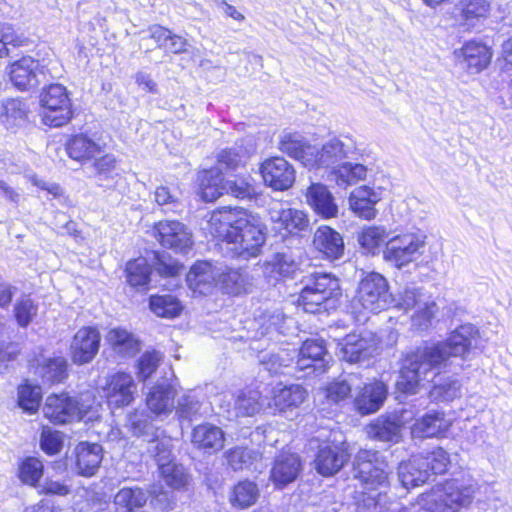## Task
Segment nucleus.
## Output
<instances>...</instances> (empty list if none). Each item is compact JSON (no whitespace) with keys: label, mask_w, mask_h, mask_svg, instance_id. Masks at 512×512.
<instances>
[{"label":"nucleus","mask_w":512,"mask_h":512,"mask_svg":"<svg viewBox=\"0 0 512 512\" xmlns=\"http://www.w3.org/2000/svg\"><path fill=\"white\" fill-rule=\"evenodd\" d=\"M272 272L282 277H291L298 269V263L294 258L286 253H277L270 263Z\"/></svg>","instance_id":"69168bd1"},{"label":"nucleus","mask_w":512,"mask_h":512,"mask_svg":"<svg viewBox=\"0 0 512 512\" xmlns=\"http://www.w3.org/2000/svg\"><path fill=\"white\" fill-rule=\"evenodd\" d=\"M255 152L250 139H241L229 148L221 150L217 156L220 171H232L244 167Z\"/></svg>","instance_id":"5701e85b"},{"label":"nucleus","mask_w":512,"mask_h":512,"mask_svg":"<svg viewBox=\"0 0 512 512\" xmlns=\"http://www.w3.org/2000/svg\"><path fill=\"white\" fill-rule=\"evenodd\" d=\"M298 305L308 313L328 311L341 295L339 280L329 273H312L305 277Z\"/></svg>","instance_id":"39448f33"},{"label":"nucleus","mask_w":512,"mask_h":512,"mask_svg":"<svg viewBox=\"0 0 512 512\" xmlns=\"http://www.w3.org/2000/svg\"><path fill=\"white\" fill-rule=\"evenodd\" d=\"M393 301L386 278L371 272L360 281L353 303L354 306L358 304L364 310L378 313L389 308Z\"/></svg>","instance_id":"6e6552de"},{"label":"nucleus","mask_w":512,"mask_h":512,"mask_svg":"<svg viewBox=\"0 0 512 512\" xmlns=\"http://www.w3.org/2000/svg\"><path fill=\"white\" fill-rule=\"evenodd\" d=\"M478 329L472 324H463L451 332L445 341L425 343L408 352L402 360L396 382L400 392L415 394L425 381L435 377L442 369L463 366L471 349L476 347Z\"/></svg>","instance_id":"f257e3e1"},{"label":"nucleus","mask_w":512,"mask_h":512,"mask_svg":"<svg viewBox=\"0 0 512 512\" xmlns=\"http://www.w3.org/2000/svg\"><path fill=\"white\" fill-rule=\"evenodd\" d=\"M40 103L44 109L42 120L46 125L60 127L72 117L71 101L66 88L61 84H51L45 88Z\"/></svg>","instance_id":"1a4fd4ad"},{"label":"nucleus","mask_w":512,"mask_h":512,"mask_svg":"<svg viewBox=\"0 0 512 512\" xmlns=\"http://www.w3.org/2000/svg\"><path fill=\"white\" fill-rule=\"evenodd\" d=\"M224 440L222 429L209 423L198 425L192 431V444L206 453L221 450L224 446Z\"/></svg>","instance_id":"c756f323"},{"label":"nucleus","mask_w":512,"mask_h":512,"mask_svg":"<svg viewBox=\"0 0 512 512\" xmlns=\"http://www.w3.org/2000/svg\"><path fill=\"white\" fill-rule=\"evenodd\" d=\"M362 383L358 374L348 373L328 383L324 395L329 403L339 404L351 396L353 388H359Z\"/></svg>","instance_id":"473e14b6"},{"label":"nucleus","mask_w":512,"mask_h":512,"mask_svg":"<svg viewBox=\"0 0 512 512\" xmlns=\"http://www.w3.org/2000/svg\"><path fill=\"white\" fill-rule=\"evenodd\" d=\"M336 184L346 188L363 180L367 175V168L359 163L343 162L334 170Z\"/></svg>","instance_id":"a18cd8bd"},{"label":"nucleus","mask_w":512,"mask_h":512,"mask_svg":"<svg viewBox=\"0 0 512 512\" xmlns=\"http://www.w3.org/2000/svg\"><path fill=\"white\" fill-rule=\"evenodd\" d=\"M426 235L417 231H407L389 238L383 250V259L398 269L416 260L425 247Z\"/></svg>","instance_id":"0eeeda50"},{"label":"nucleus","mask_w":512,"mask_h":512,"mask_svg":"<svg viewBox=\"0 0 512 512\" xmlns=\"http://www.w3.org/2000/svg\"><path fill=\"white\" fill-rule=\"evenodd\" d=\"M29 108L19 99L6 100L2 105L1 122L8 128L19 127L25 124Z\"/></svg>","instance_id":"37998d69"},{"label":"nucleus","mask_w":512,"mask_h":512,"mask_svg":"<svg viewBox=\"0 0 512 512\" xmlns=\"http://www.w3.org/2000/svg\"><path fill=\"white\" fill-rule=\"evenodd\" d=\"M127 282L133 287H143L148 284L151 268L144 258L129 261L126 265Z\"/></svg>","instance_id":"864d4df0"},{"label":"nucleus","mask_w":512,"mask_h":512,"mask_svg":"<svg viewBox=\"0 0 512 512\" xmlns=\"http://www.w3.org/2000/svg\"><path fill=\"white\" fill-rule=\"evenodd\" d=\"M39 64L30 56L22 57L12 63L10 67V79L20 90H27L37 85L36 70Z\"/></svg>","instance_id":"2f4dec72"},{"label":"nucleus","mask_w":512,"mask_h":512,"mask_svg":"<svg viewBox=\"0 0 512 512\" xmlns=\"http://www.w3.org/2000/svg\"><path fill=\"white\" fill-rule=\"evenodd\" d=\"M100 334L96 328L83 327L73 337L71 343V357L75 364L89 363L98 353Z\"/></svg>","instance_id":"dca6fc26"},{"label":"nucleus","mask_w":512,"mask_h":512,"mask_svg":"<svg viewBox=\"0 0 512 512\" xmlns=\"http://www.w3.org/2000/svg\"><path fill=\"white\" fill-rule=\"evenodd\" d=\"M340 355L349 363H358L371 357L376 349L373 337L361 334L347 335L340 344Z\"/></svg>","instance_id":"aec40b11"},{"label":"nucleus","mask_w":512,"mask_h":512,"mask_svg":"<svg viewBox=\"0 0 512 512\" xmlns=\"http://www.w3.org/2000/svg\"><path fill=\"white\" fill-rule=\"evenodd\" d=\"M148 496L142 489L122 488L114 497L117 512H134L142 508L147 502Z\"/></svg>","instance_id":"79ce46f5"},{"label":"nucleus","mask_w":512,"mask_h":512,"mask_svg":"<svg viewBox=\"0 0 512 512\" xmlns=\"http://www.w3.org/2000/svg\"><path fill=\"white\" fill-rule=\"evenodd\" d=\"M136 389V383L130 374L117 372L107 379L103 392L108 406L114 409L130 405Z\"/></svg>","instance_id":"ddd939ff"},{"label":"nucleus","mask_w":512,"mask_h":512,"mask_svg":"<svg viewBox=\"0 0 512 512\" xmlns=\"http://www.w3.org/2000/svg\"><path fill=\"white\" fill-rule=\"evenodd\" d=\"M204 230L225 244L227 256L244 260L259 256L267 237V226L261 217L244 209L213 211Z\"/></svg>","instance_id":"f03ea898"},{"label":"nucleus","mask_w":512,"mask_h":512,"mask_svg":"<svg viewBox=\"0 0 512 512\" xmlns=\"http://www.w3.org/2000/svg\"><path fill=\"white\" fill-rule=\"evenodd\" d=\"M228 465L235 471L242 470L251 464L253 451L237 447L225 453Z\"/></svg>","instance_id":"338daca9"},{"label":"nucleus","mask_w":512,"mask_h":512,"mask_svg":"<svg viewBox=\"0 0 512 512\" xmlns=\"http://www.w3.org/2000/svg\"><path fill=\"white\" fill-rule=\"evenodd\" d=\"M261 394L258 390L248 389L241 391L235 401L234 410L237 416H253L262 407Z\"/></svg>","instance_id":"de8ad7c7"},{"label":"nucleus","mask_w":512,"mask_h":512,"mask_svg":"<svg viewBox=\"0 0 512 512\" xmlns=\"http://www.w3.org/2000/svg\"><path fill=\"white\" fill-rule=\"evenodd\" d=\"M278 148L281 152L300 161L305 167L314 169L315 146L310 145L300 133L284 132L280 135Z\"/></svg>","instance_id":"a211bd4d"},{"label":"nucleus","mask_w":512,"mask_h":512,"mask_svg":"<svg viewBox=\"0 0 512 512\" xmlns=\"http://www.w3.org/2000/svg\"><path fill=\"white\" fill-rule=\"evenodd\" d=\"M38 305L27 295L19 297L13 307V314L17 324L22 327H28L37 316Z\"/></svg>","instance_id":"5fc2aeb1"},{"label":"nucleus","mask_w":512,"mask_h":512,"mask_svg":"<svg viewBox=\"0 0 512 512\" xmlns=\"http://www.w3.org/2000/svg\"><path fill=\"white\" fill-rule=\"evenodd\" d=\"M218 275L210 263L199 261L190 268L186 281L194 293L205 295L213 290Z\"/></svg>","instance_id":"bb28decb"},{"label":"nucleus","mask_w":512,"mask_h":512,"mask_svg":"<svg viewBox=\"0 0 512 512\" xmlns=\"http://www.w3.org/2000/svg\"><path fill=\"white\" fill-rule=\"evenodd\" d=\"M264 183L276 191L289 189L295 181L293 166L282 157L265 160L260 167Z\"/></svg>","instance_id":"2eb2a0df"},{"label":"nucleus","mask_w":512,"mask_h":512,"mask_svg":"<svg viewBox=\"0 0 512 512\" xmlns=\"http://www.w3.org/2000/svg\"><path fill=\"white\" fill-rule=\"evenodd\" d=\"M201 197L206 202H212L223 195L222 172L218 168L204 170L198 175Z\"/></svg>","instance_id":"58836bf2"},{"label":"nucleus","mask_w":512,"mask_h":512,"mask_svg":"<svg viewBox=\"0 0 512 512\" xmlns=\"http://www.w3.org/2000/svg\"><path fill=\"white\" fill-rule=\"evenodd\" d=\"M458 9L464 24L473 27L489 16L491 2L490 0H460Z\"/></svg>","instance_id":"a19ab883"},{"label":"nucleus","mask_w":512,"mask_h":512,"mask_svg":"<svg viewBox=\"0 0 512 512\" xmlns=\"http://www.w3.org/2000/svg\"><path fill=\"white\" fill-rule=\"evenodd\" d=\"M175 391L168 383L154 385L146 398L148 408L155 415H167L174 407Z\"/></svg>","instance_id":"72a5a7b5"},{"label":"nucleus","mask_w":512,"mask_h":512,"mask_svg":"<svg viewBox=\"0 0 512 512\" xmlns=\"http://www.w3.org/2000/svg\"><path fill=\"white\" fill-rule=\"evenodd\" d=\"M421 456V464L428 472V479L431 475L443 474L447 471V467L450 463L448 453L441 447H437L432 451Z\"/></svg>","instance_id":"3c124183"},{"label":"nucleus","mask_w":512,"mask_h":512,"mask_svg":"<svg viewBox=\"0 0 512 512\" xmlns=\"http://www.w3.org/2000/svg\"><path fill=\"white\" fill-rule=\"evenodd\" d=\"M458 59L462 58L470 73H479L485 69L491 60L489 48L475 41L467 42L459 51H455Z\"/></svg>","instance_id":"7c9ffc66"},{"label":"nucleus","mask_w":512,"mask_h":512,"mask_svg":"<svg viewBox=\"0 0 512 512\" xmlns=\"http://www.w3.org/2000/svg\"><path fill=\"white\" fill-rule=\"evenodd\" d=\"M258 497L257 486L250 481L239 482L233 489L231 502L233 506L247 508L253 505Z\"/></svg>","instance_id":"6e6d98bb"},{"label":"nucleus","mask_w":512,"mask_h":512,"mask_svg":"<svg viewBox=\"0 0 512 512\" xmlns=\"http://www.w3.org/2000/svg\"><path fill=\"white\" fill-rule=\"evenodd\" d=\"M413 419V412L403 409L400 414L394 413L380 416L369 425L370 437L383 442H398L401 438V428Z\"/></svg>","instance_id":"4468645a"},{"label":"nucleus","mask_w":512,"mask_h":512,"mask_svg":"<svg viewBox=\"0 0 512 512\" xmlns=\"http://www.w3.org/2000/svg\"><path fill=\"white\" fill-rule=\"evenodd\" d=\"M106 340L112 350L122 357L134 356L140 349L134 335L123 328L111 329L106 335Z\"/></svg>","instance_id":"4c0bfd02"},{"label":"nucleus","mask_w":512,"mask_h":512,"mask_svg":"<svg viewBox=\"0 0 512 512\" xmlns=\"http://www.w3.org/2000/svg\"><path fill=\"white\" fill-rule=\"evenodd\" d=\"M306 202L322 218L337 216L338 206L328 188L320 183H312L306 190Z\"/></svg>","instance_id":"b1692460"},{"label":"nucleus","mask_w":512,"mask_h":512,"mask_svg":"<svg viewBox=\"0 0 512 512\" xmlns=\"http://www.w3.org/2000/svg\"><path fill=\"white\" fill-rule=\"evenodd\" d=\"M162 354L158 351H146L141 355L137 364V377L140 381L147 380L158 368Z\"/></svg>","instance_id":"0e129e2a"},{"label":"nucleus","mask_w":512,"mask_h":512,"mask_svg":"<svg viewBox=\"0 0 512 512\" xmlns=\"http://www.w3.org/2000/svg\"><path fill=\"white\" fill-rule=\"evenodd\" d=\"M270 218L289 233L304 231L309 226L308 216L303 211L293 208L273 209L270 211Z\"/></svg>","instance_id":"e433bc0d"},{"label":"nucleus","mask_w":512,"mask_h":512,"mask_svg":"<svg viewBox=\"0 0 512 512\" xmlns=\"http://www.w3.org/2000/svg\"><path fill=\"white\" fill-rule=\"evenodd\" d=\"M460 392V384L457 380L447 378L442 383H435L429 393L432 401L443 402L455 399Z\"/></svg>","instance_id":"680f3d73"},{"label":"nucleus","mask_w":512,"mask_h":512,"mask_svg":"<svg viewBox=\"0 0 512 512\" xmlns=\"http://www.w3.org/2000/svg\"><path fill=\"white\" fill-rule=\"evenodd\" d=\"M353 466L365 490L359 512H396V503L387 495L389 466L384 457L377 451L360 450Z\"/></svg>","instance_id":"7ed1b4c3"},{"label":"nucleus","mask_w":512,"mask_h":512,"mask_svg":"<svg viewBox=\"0 0 512 512\" xmlns=\"http://www.w3.org/2000/svg\"><path fill=\"white\" fill-rule=\"evenodd\" d=\"M159 470L165 483L174 489H179L188 482V474L185 468L180 464L175 462L162 464V468Z\"/></svg>","instance_id":"bf43d9fd"},{"label":"nucleus","mask_w":512,"mask_h":512,"mask_svg":"<svg viewBox=\"0 0 512 512\" xmlns=\"http://www.w3.org/2000/svg\"><path fill=\"white\" fill-rule=\"evenodd\" d=\"M42 462L34 457L26 458L20 465V480L28 485L35 486L43 475Z\"/></svg>","instance_id":"e2e57ef3"},{"label":"nucleus","mask_w":512,"mask_h":512,"mask_svg":"<svg viewBox=\"0 0 512 512\" xmlns=\"http://www.w3.org/2000/svg\"><path fill=\"white\" fill-rule=\"evenodd\" d=\"M219 281L222 283L223 288L227 293L238 295L246 293L251 286L250 278L248 273L239 268L232 269L228 268L218 275Z\"/></svg>","instance_id":"c03bdc74"},{"label":"nucleus","mask_w":512,"mask_h":512,"mask_svg":"<svg viewBox=\"0 0 512 512\" xmlns=\"http://www.w3.org/2000/svg\"><path fill=\"white\" fill-rule=\"evenodd\" d=\"M313 247L329 260H337L344 254V240L339 232L323 225L313 235Z\"/></svg>","instance_id":"4be33fe9"},{"label":"nucleus","mask_w":512,"mask_h":512,"mask_svg":"<svg viewBox=\"0 0 512 512\" xmlns=\"http://www.w3.org/2000/svg\"><path fill=\"white\" fill-rule=\"evenodd\" d=\"M356 151V145L348 136L333 138L327 141L321 149L315 146L314 168H337L341 162Z\"/></svg>","instance_id":"f8f14e48"},{"label":"nucleus","mask_w":512,"mask_h":512,"mask_svg":"<svg viewBox=\"0 0 512 512\" xmlns=\"http://www.w3.org/2000/svg\"><path fill=\"white\" fill-rule=\"evenodd\" d=\"M154 200L159 205L164 207L163 211H175L179 206L178 198L172 194L167 187L160 186L154 192Z\"/></svg>","instance_id":"774afa93"},{"label":"nucleus","mask_w":512,"mask_h":512,"mask_svg":"<svg viewBox=\"0 0 512 512\" xmlns=\"http://www.w3.org/2000/svg\"><path fill=\"white\" fill-rule=\"evenodd\" d=\"M100 404L90 396L81 401L66 393L52 394L46 398L43 406L45 418L54 424H65L73 421L90 422L98 419Z\"/></svg>","instance_id":"20e7f679"},{"label":"nucleus","mask_w":512,"mask_h":512,"mask_svg":"<svg viewBox=\"0 0 512 512\" xmlns=\"http://www.w3.org/2000/svg\"><path fill=\"white\" fill-rule=\"evenodd\" d=\"M328 353L323 340L308 339L301 346L296 368L299 370L312 369L313 373H323L326 371L329 360L326 359Z\"/></svg>","instance_id":"f3484780"},{"label":"nucleus","mask_w":512,"mask_h":512,"mask_svg":"<svg viewBox=\"0 0 512 512\" xmlns=\"http://www.w3.org/2000/svg\"><path fill=\"white\" fill-rule=\"evenodd\" d=\"M40 386L23 384L18 388V404L29 413L37 411L41 400Z\"/></svg>","instance_id":"13d9d810"},{"label":"nucleus","mask_w":512,"mask_h":512,"mask_svg":"<svg viewBox=\"0 0 512 512\" xmlns=\"http://www.w3.org/2000/svg\"><path fill=\"white\" fill-rule=\"evenodd\" d=\"M67 362L62 357L48 359L40 368L44 382L54 384L62 382L67 376Z\"/></svg>","instance_id":"4d7b16f0"},{"label":"nucleus","mask_w":512,"mask_h":512,"mask_svg":"<svg viewBox=\"0 0 512 512\" xmlns=\"http://www.w3.org/2000/svg\"><path fill=\"white\" fill-rule=\"evenodd\" d=\"M398 478L406 489L420 486L427 482L428 472L421 464V456L414 455L408 461L401 462L398 467Z\"/></svg>","instance_id":"c9c22d12"},{"label":"nucleus","mask_w":512,"mask_h":512,"mask_svg":"<svg viewBox=\"0 0 512 512\" xmlns=\"http://www.w3.org/2000/svg\"><path fill=\"white\" fill-rule=\"evenodd\" d=\"M150 309L159 317L174 318L180 314L182 306L173 295H156L150 297Z\"/></svg>","instance_id":"603ef678"},{"label":"nucleus","mask_w":512,"mask_h":512,"mask_svg":"<svg viewBox=\"0 0 512 512\" xmlns=\"http://www.w3.org/2000/svg\"><path fill=\"white\" fill-rule=\"evenodd\" d=\"M300 471V458L296 454L284 452L275 459L270 478L276 487L282 488L295 481Z\"/></svg>","instance_id":"a878e982"},{"label":"nucleus","mask_w":512,"mask_h":512,"mask_svg":"<svg viewBox=\"0 0 512 512\" xmlns=\"http://www.w3.org/2000/svg\"><path fill=\"white\" fill-rule=\"evenodd\" d=\"M451 426V420L446 419L441 412H432L423 416L412 427V434L416 437H437L447 431Z\"/></svg>","instance_id":"f704fd0d"},{"label":"nucleus","mask_w":512,"mask_h":512,"mask_svg":"<svg viewBox=\"0 0 512 512\" xmlns=\"http://www.w3.org/2000/svg\"><path fill=\"white\" fill-rule=\"evenodd\" d=\"M69 156L77 161H88L103 154L102 146L84 135L73 137L67 144Z\"/></svg>","instance_id":"ea45409f"},{"label":"nucleus","mask_w":512,"mask_h":512,"mask_svg":"<svg viewBox=\"0 0 512 512\" xmlns=\"http://www.w3.org/2000/svg\"><path fill=\"white\" fill-rule=\"evenodd\" d=\"M172 440L168 437L157 438L152 440L149 445V453L155 458L159 469L162 464H170L173 461L172 457Z\"/></svg>","instance_id":"052dcab7"},{"label":"nucleus","mask_w":512,"mask_h":512,"mask_svg":"<svg viewBox=\"0 0 512 512\" xmlns=\"http://www.w3.org/2000/svg\"><path fill=\"white\" fill-rule=\"evenodd\" d=\"M477 483L472 479H451L426 497V512H462L473 501Z\"/></svg>","instance_id":"423d86ee"},{"label":"nucleus","mask_w":512,"mask_h":512,"mask_svg":"<svg viewBox=\"0 0 512 512\" xmlns=\"http://www.w3.org/2000/svg\"><path fill=\"white\" fill-rule=\"evenodd\" d=\"M382 199V189L359 186L349 196L350 209L360 218L372 220L377 215L376 204Z\"/></svg>","instance_id":"6ab92c4d"},{"label":"nucleus","mask_w":512,"mask_h":512,"mask_svg":"<svg viewBox=\"0 0 512 512\" xmlns=\"http://www.w3.org/2000/svg\"><path fill=\"white\" fill-rule=\"evenodd\" d=\"M153 235L161 246L177 253H188L193 246L190 229L177 220H162L155 223Z\"/></svg>","instance_id":"9d476101"},{"label":"nucleus","mask_w":512,"mask_h":512,"mask_svg":"<svg viewBox=\"0 0 512 512\" xmlns=\"http://www.w3.org/2000/svg\"><path fill=\"white\" fill-rule=\"evenodd\" d=\"M388 395L387 386L381 381L365 384L354 399L356 410L362 415L377 412Z\"/></svg>","instance_id":"412c9836"},{"label":"nucleus","mask_w":512,"mask_h":512,"mask_svg":"<svg viewBox=\"0 0 512 512\" xmlns=\"http://www.w3.org/2000/svg\"><path fill=\"white\" fill-rule=\"evenodd\" d=\"M350 459L346 449L340 446L321 447L315 458V468L323 476L337 473Z\"/></svg>","instance_id":"cd10ccee"},{"label":"nucleus","mask_w":512,"mask_h":512,"mask_svg":"<svg viewBox=\"0 0 512 512\" xmlns=\"http://www.w3.org/2000/svg\"><path fill=\"white\" fill-rule=\"evenodd\" d=\"M77 473L84 477L93 476L102 462V447L96 443L81 442L75 448Z\"/></svg>","instance_id":"c85d7f7f"},{"label":"nucleus","mask_w":512,"mask_h":512,"mask_svg":"<svg viewBox=\"0 0 512 512\" xmlns=\"http://www.w3.org/2000/svg\"><path fill=\"white\" fill-rule=\"evenodd\" d=\"M387 231L381 226H369L358 234V242L366 252L375 255L387 242Z\"/></svg>","instance_id":"49530a36"},{"label":"nucleus","mask_w":512,"mask_h":512,"mask_svg":"<svg viewBox=\"0 0 512 512\" xmlns=\"http://www.w3.org/2000/svg\"><path fill=\"white\" fill-rule=\"evenodd\" d=\"M203 403L194 394H184L178 400L176 415L181 422H192L204 415Z\"/></svg>","instance_id":"09e8293b"},{"label":"nucleus","mask_w":512,"mask_h":512,"mask_svg":"<svg viewBox=\"0 0 512 512\" xmlns=\"http://www.w3.org/2000/svg\"><path fill=\"white\" fill-rule=\"evenodd\" d=\"M422 291L415 287H407L400 294L397 306L405 311L415 309L412 321L420 329H426L434 318L438 307L433 301H425Z\"/></svg>","instance_id":"9b49d317"},{"label":"nucleus","mask_w":512,"mask_h":512,"mask_svg":"<svg viewBox=\"0 0 512 512\" xmlns=\"http://www.w3.org/2000/svg\"><path fill=\"white\" fill-rule=\"evenodd\" d=\"M224 194L238 199H251L256 195L252 178L250 176H238L233 179L224 180Z\"/></svg>","instance_id":"8fccbe9b"},{"label":"nucleus","mask_w":512,"mask_h":512,"mask_svg":"<svg viewBox=\"0 0 512 512\" xmlns=\"http://www.w3.org/2000/svg\"><path fill=\"white\" fill-rule=\"evenodd\" d=\"M305 398L306 390L302 386L278 384L272 389V396L268 405L274 412L283 413L297 408Z\"/></svg>","instance_id":"393cba45"}]
</instances>
